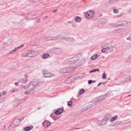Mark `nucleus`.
I'll use <instances>...</instances> for the list:
<instances>
[{"instance_id":"nucleus-5","label":"nucleus","mask_w":131,"mask_h":131,"mask_svg":"<svg viewBox=\"0 0 131 131\" xmlns=\"http://www.w3.org/2000/svg\"><path fill=\"white\" fill-rule=\"evenodd\" d=\"M85 75V73H79L75 75H74L72 76L71 77H70L69 79H72L71 82L74 81V80L73 79V78L74 79H77L80 78L82 77L83 76Z\"/></svg>"},{"instance_id":"nucleus-35","label":"nucleus","mask_w":131,"mask_h":131,"mask_svg":"<svg viewBox=\"0 0 131 131\" xmlns=\"http://www.w3.org/2000/svg\"><path fill=\"white\" fill-rule=\"evenodd\" d=\"M111 92L109 91L107 92L106 94L104 95V96L106 95H107V96H108L111 94Z\"/></svg>"},{"instance_id":"nucleus-42","label":"nucleus","mask_w":131,"mask_h":131,"mask_svg":"<svg viewBox=\"0 0 131 131\" xmlns=\"http://www.w3.org/2000/svg\"><path fill=\"white\" fill-rule=\"evenodd\" d=\"M127 40H129L131 41V34L129 37L127 38Z\"/></svg>"},{"instance_id":"nucleus-19","label":"nucleus","mask_w":131,"mask_h":131,"mask_svg":"<svg viewBox=\"0 0 131 131\" xmlns=\"http://www.w3.org/2000/svg\"><path fill=\"white\" fill-rule=\"evenodd\" d=\"M130 80L131 78H130V77H128L123 81V83H126L129 82V81H130Z\"/></svg>"},{"instance_id":"nucleus-20","label":"nucleus","mask_w":131,"mask_h":131,"mask_svg":"<svg viewBox=\"0 0 131 131\" xmlns=\"http://www.w3.org/2000/svg\"><path fill=\"white\" fill-rule=\"evenodd\" d=\"M54 38H53V37L49 36L45 38V39L46 41H47L49 40H54Z\"/></svg>"},{"instance_id":"nucleus-4","label":"nucleus","mask_w":131,"mask_h":131,"mask_svg":"<svg viewBox=\"0 0 131 131\" xmlns=\"http://www.w3.org/2000/svg\"><path fill=\"white\" fill-rule=\"evenodd\" d=\"M76 68L75 66H71L69 67L64 68L61 69L60 72L61 73H63L67 72L70 73L73 70Z\"/></svg>"},{"instance_id":"nucleus-1","label":"nucleus","mask_w":131,"mask_h":131,"mask_svg":"<svg viewBox=\"0 0 131 131\" xmlns=\"http://www.w3.org/2000/svg\"><path fill=\"white\" fill-rule=\"evenodd\" d=\"M39 54V52L35 50L29 51L28 52L23 53L22 55V57H34L38 55Z\"/></svg>"},{"instance_id":"nucleus-23","label":"nucleus","mask_w":131,"mask_h":131,"mask_svg":"<svg viewBox=\"0 0 131 131\" xmlns=\"http://www.w3.org/2000/svg\"><path fill=\"white\" fill-rule=\"evenodd\" d=\"M118 117V116L116 115L114 117H112L111 118L110 122H112L115 120Z\"/></svg>"},{"instance_id":"nucleus-34","label":"nucleus","mask_w":131,"mask_h":131,"mask_svg":"<svg viewBox=\"0 0 131 131\" xmlns=\"http://www.w3.org/2000/svg\"><path fill=\"white\" fill-rule=\"evenodd\" d=\"M106 78L107 77L106 75L105 74V73H104L103 74L102 78L103 79H106Z\"/></svg>"},{"instance_id":"nucleus-30","label":"nucleus","mask_w":131,"mask_h":131,"mask_svg":"<svg viewBox=\"0 0 131 131\" xmlns=\"http://www.w3.org/2000/svg\"><path fill=\"white\" fill-rule=\"evenodd\" d=\"M31 90H30V89H29L27 90L25 93L24 94L25 95H27L28 94L31 92Z\"/></svg>"},{"instance_id":"nucleus-53","label":"nucleus","mask_w":131,"mask_h":131,"mask_svg":"<svg viewBox=\"0 0 131 131\" xmlns=\"http://www.w3.org/2000/svg\"><path fill=\"white\" fill-rule=\"evenodd\" d=\"M129 12H131V8L129 9Z\"/></svg>"},{"instance_id":"nucleus-56","label":"nucleus","mask_w":131,"mask_h":131,"mask_svg":"<svg viewBox=\"0 0 131 131\" xmlns=\"http://www.w3.org/2000/svg\"><path fill=\"white\" fill-rule=\"evenodd\" d=\"M131 94H129V95H128V96H131Z\"/></svg>"},{"instance_id":"nucleus-61","label":"nucleus","mask_w":131,"mask_h":131,"mask_svg":"<svg viewBox=\"0 0 131 131\" xmlns=\"http://www.w3.org/2000/svg\"><path fill=\"white\" fill-rule=\"evenodd\" d=\"M68 23H70V21H68Z\"/></svg>"},{"instance_id":"nucleus-15","label":"nucleus","mask_w":131,"mask_h":131,"mask_svg":"<svg viewBox=\"0 0 131 131\" xmlns=\"http://www.w3.org/2000/svg\"><path fill=\"white\" fill-rule=\"evenodd\" d=\"M50 116L54 120H56L60 118V115H50Z\"/></svg>"},{"instance_id":"nucleus-29","label":"nucleus","mask_w":131,"mask_h":131,"mask_svg":"<svg viewBox=\"0 0 131 131\" xmlns=\"http://www.w3.org/2000/svg\"><path fill=\"white\" fill-rule=\"evenodd\" d=\"M110 49V48L108 47L106 48L102 49L101 50V51L102 52H105L106 51L108 50V49Z\"/></svg>"},{"instance_id":"nucleus-6","label":"nucleus","mask_w":131,"mask_h":131,"mask_svg":"<svg viewBox=\"0 0 131 131\" xmlns=\"http://www.w3.org/2000/svg\"><path fill=\"white\" fill-rule=\"evenodd\" d=\"M128 22L126 21H123L121 22L118 21L117 23L112 24L111 25L113 26H125L128 24Z\"/></svg>"},{"instance_id":"nucleus-9","label":"nucleus","mask_w":131,"mask_h":131,"mask_svg":"<svg viewBox=\"0 0 131 131\" xmlns=\"http://www.w3.org/2000/svg\"><path fill=\"white\" fill-rule=\"evenodd\" d=\"M125 30L123 28L116 29L114 30L113 32V33L116 35H118L119 34L125 31Z\"/></svg>"},{"instance_id":"nucleus-28","label":"nucleus","mask_w":131,"mask_h":131,"mask_svg":"<svg viewBox=\"0 0 131 131\" xmlns=\"http://www.w3.org/2000/svg\"><path fill=\"white\" fill-rule=\"evenodd\" d=\"M100 71V69H94L93 70H92L90 71L89 72L90 73H91L92 72H95L96 71Z\"/></svg>"},{"instance_id":"nucleus-36","label":"nucleus","mask_w":131,"mask_h":131,"mask_svg":"<svg viewBox=\"0 0 131 131\" xmlns=\"http://www.w3.org/2000/svg\"><path fill=\"white\" fill-rule=\"evenodd\" d=\"M72 103V102L71 101H70L68 102L67 104L69 106H71Z\"/></svg>"},{"instance_id":"nucleus-2","label":"nucleus","mask_w":131,"mask_h":131,"mask_svg":"<svg viewBox=\"0 0 131 131\" xmlns=\"http://www.w3.org/2000/svg\"><path fill=\"white\" fill-rule=\"evenodd\" d=\"M79 58L76 56L74 57L67 59L65 61V63L69 65L74 64L78 61Z\"/></svg>"},{"instance_id":"nucleus-55","label":"nucleus","mask_w":131,"mask_h":131,"mask_svg":"<svg viewBox=\"0 0 131 131\" xmlns=\"http://www.w3.org/2000/svg\"><path fill=\"white\" fill-rule=\"evenodd\" d=\"M131 94H129V95H128V96H131Z\"/></svg>"},{"instance_id":"nucleus-32","label":"nucleus","mask_w":131,"mask_h":131,"mask_svg":"<svg viewBox=\"0 0 131 131\" xmlns=\"http://www.w3.org/2000/svg\"><path fill=\"white\" fill-rule=\"evenodd\" d=\"M85 92L84 89H82L80 90V91L79 92V94L80 95H81Z\"/></svg>"},{"instance_id":"nucleus-58","label":"nucleus","mask_w":131,"mask_h":131,"mask_svg":"<svg viewBox=\"0 0 131 131\" xmlns=\"http://www.w3.org/2000/svg\"><path fill=\"white\" fill-rule=\"evenodd\" d=\"M130 77V78H131V75L130 76H129Z\"/></svg>"},{"instance_id":"nucleus-44","label":"nucleus","mask_w":131,"mask_h":131,"mask_svg":"<svg viewBox=\"0 0 131 131\" xmlns=\"http://www.w3.org/2000/svg\"><path fill=\"white\" fill-rule=\"evenodd\" d=\"M11 129V128L9 126L6 129V131H9V130Z\"/></svg>"},{"instance_id":"nucleus-59","label":"nucleus","mask_w":131,"mask_h":131,"mask_svg":"<svg viewBox=\"0 0 131 131\" xmlns=\"http://www.w3.org/2000/svg\"><path fill=\"white\" fill-rule=\"evenodd\" d=\"M23 118V119H22L21 120H23V119L24 118V117Z\"/></svg>"},{"instance_id":"nucleus-31","label":"nucleus","mask_w":131,"mask_h":131,"mask_svg":"<svg viewBox=\"0 0 131 131\" xmlns=\"http://www.w3.org/2000/svg\"><path fill=\"white\" fill-rule=\"evenodd\" d=\"M15 122L16 123H14L15 125H18L19 124L20 122L19 121V119H17L15 121Z\"/></svg>"},{"instance_id":"nucleus-26","label":"nucleus","mask_w":131,"mask_h":131,"mask_svg":"<svg viewBox=\"0 0 131 131\" xmlns=\"http://www.w3.org/2000/svg\"><path fill=\"white\" fill-rule=\"evenodd\" d=\"M97 123L99 125H100L101 126H103L104 125V123L103 122H102V121H98L97 122Z\"/></svg>"},{"instance_id":"nucleus-43","label":"nucleus","mask_w":131,"mask_h":131,"mask_svg":"<svg viewBox=\"0 0 131 131\" xmlns=\"http://www.w3.org/2000/svg\"><path fill=\"white\" fill-rule=\"evenodd\" d=\"M93 82V81L90 80L88 81V83L89 84H91Z\"/></svg>"},{"instance_id":"nucleus-10","label":"nucleus","mask_w":131,"mask_h":131,"mask_svg":"<svg viewBox=\"0 0 131 131\" xmlns=\"http://www.w3.org/2000/svg\"><path fill=\"white\" fill-rule=\"evenodd\" d=\"M110 117V115H106L102 119V122H103L104 125L106 124Z\"/></svg>"},{"instance_id":"nucleus-45","label":"nucleus","mask_w":131,"mask_h":131,"mask_svg":"<svg viewBox=\"0 0 131 131\" xmlns=\"http://www.w3.org/2000/svg\"><path fill=\"white\" fill-rule=\"evenodd\" d=\"M18 90H17V89H13L12 90V92H16V91H17Z\"/></svg>"},{"instance_id":"nucleus-24","label":"nucleus","mask_w":131,"mask_h":131,"mask_svg":"<svg viewBox=\"0 0 131 131\" xmlns=\"http://www.w3.org/2000/svg\"><path fill=\"white\" fill-rule=\"evenodd\" d=\"M75 20L76 21L78 22H80L81 20L80 18L78 16L75 17Z\"/></svg>"},{"instance_id":"nucleus-54","label":"nucleus","mask_w":131,"mask_h":131,"mask_svg":"<svg viewBox=\"0 0 131 131\" xmlns=\"http://www.w3.org/2000/svg\"><path fill=\"white\" fill-rule=\"evenodd\" d=\"M106 82H103V84H106Z\"/></svg>"},{"instance_id":"nucleus-60","label":"nucleus","mask_w":131,"mask_h":131,"mask_svg":"<svg viewBox=\"0 0 131 131\" xmlns=\"http://www.w3.org/2000/svg\"><path fill=\"white\" fill-rule=\"evenodd\" d=\"M38 109L39 110V109H40V108H38Z\"/></svg>"},{"instance_id":"nucleus-21","label":"nucleus","mask_w":131,"mask_h":131,"mask_svg":"<svg viewBox=\"0 0 131 131\" xmlns=\"http://www.w3.org/2000/svg\"><path fill=\"white\" fill-rule=\"evenodd\" d=\"M27 81V79L26 78L22 79H20L18 82V83H20L22 82L23 83H25Z\"/></svg>"},{"instance_id":"nucleus-48","label":"nucleus","mask_w":131,"mask_h":131,"mask_svg":"<svg viewBox=\"0 0 131 131\" xmlns=\"http://www.w3.org/2000/svg\"><path fill=\"white\" fill-rule=\"evenodd\" d=\"M115 125H117L119 124L120 123V122H117L115 123Z\"/></svg>"},{"instance_id":"nucleus-14","label":"nucleus","mask_w":131,"mask_h":131,"mask_svg":"<svg viewBox=\"0 0 131 131\" xmlns=\"http://www.w3.org/2000/svg\"><path fill=\"white\" fill-rule=\"evenodd\" d=\"M63 112V110L61 108H59L57 110H56L54 112V113L56 115L60 114H61Z\"/></svg>"},{"instance_id":"nucleus-57","label":"nucleus","mask_w":131,"mask_h":131,"mask_svg":"<svg viewBox=\"0 0 131 131\" xmlns=\"http://www.w3.org/2000/svg\"><path fill=\"white\" fill-rule=\"evenodd\" d=\"M95 82V81H93V82H92L94 83Z\"/></svg>"},{"instance_id":"nucleus-22","label":"nucleus","mask_w":131,"mask_h":131,"mask_svg":"<svg viewBox=\"0 0 131 131\" xmlns=\"http://www.w3.org/2000/svg\"><path fill=\"white\" fill-rule=\"evenodd\" d=\"M33 128V126H31V128L30 126H28L25 127L24 128V130L25 131H28L32 129Z\"/></svg>"},{"instance_id":"nucleus-49","label":"nucleus","mask_w":131,"mask_h":131,"mask_svg":"<svg viewBox=\"0 0 131 131\" xmlns=\"http://www.w3.org/2000/svg\"><path fill=\"white\" fill-rule=\"evenodd\" d=\"M57 9H56V10H53L52 11V12L53 13H55V12H56V11H57Z\"/></svg>"},{"instance_id":"nucleus-27","label":"nucleus","mask_w":131,"mask_h":131,"mask_svg":"<svg viewBox=\"0 0 131 131\" xmlns=\"http://www.w3.org/2000/svg\"><path fill=\"white\" fill-rule=\"evenodd\" d=\"M97 57V54H94L91 57L92 59L93 60L96 59Z\"/></svg>"},{"instance_id":"nucleus-17","label":"nucleus","mask_w":131,"mask_h":131,"mask_svg":"<svg viewBox=\"0 0 131 131\" xmlns=\"http://www.w3.org/2000/svg\"><path fill=\"white\" fill-rule=\"evenodd\" d=\"M106 22V20L104 18H102L99 19L98 21V24H100L101 23H105Z\"/></svg>"},{"instance_id":"nucleus-3","label":"nucleus","mask_w":131,"mask_h":131,"mask_svg":"<svg viewBox=\"0 0 131 131\" xmlns=\"http://www.w3.org/2000/svg\"><path fill=\"white\" fill-rule=\"evenodd\" d=\"M104 95L100 96L98 98H97L96 100H95V102L93 104L87 106L86 107L85 110H89L92 108L93 107L96 105L98 103V102L101 101L102 100L105 99L106 97H104Z\"/></svg>"},{"instance_id":"nucleus-39","label":"nucleus","mask_w":131,"mask_h":131,"mask_svg":"<svg viewBox=\"0 0 131 131\" xmlns=\"http://www.w3.org/2000/svg\"><path fill=\"white\" fill-rule=\"evenodd\" d=\"M113 11L114 13H117L119 12V11L118 10L116 9H114Z\"/></svg>"},{"instance_id":"nucleus-47","label":"nucleus","mask_w":131,"mask_h":131,"mask_svg":"<svg viewBox=\"0 0 131 131\" xmlns=\"http://www.w3.org/2000/svg\"><path fill=\"white\" fill-rule=\"evenodd\" d=\"M102 84V83L101 82H100V83H99L97 85V86H100V85H101Z\"/></svg>"},{"instance_id":"nucleus-7","label":"nucleus","mask_w":131,"mask_h":131,"mask_svg":"<svg viewBox=\"0 0 131 131\" xmlns=\"http://www.w3.org/2000/svg\"><path fill=\"white\" fill-rule=\"evenodd\" d=\"M42 73L45 77H50L53 75V74L49 72L47 70L44 69L42 71Z\"/></svg>"},{"instance_id":"nucleus-51","label":"nucleus","mask_w":131,"mask_h":131,"mask_svg":"<svg viewBox=\"0 0 131 131\" xmlns=\"http://www.w3.org/2000/svg\"><path fill=\"white\" fill-rule=\"evenodd\" d=\"M18 82H16L15 83V85H18Z\"/></svg>"},{"instance_id":"nucleus-50","label":"nucleus","mask_w":131,"mask_h":131,"mask_svg":"<svg viewBox=\"0 0 131 131\" xmlns=\"http://www.w3.org/2000/svg\"><path fill=\"white\" fill-rule=\"evenodd\" d=\"M122 16L121 15H118L117 16V18H119L121 17Z\"/></svg>"},{"instance_id":"nucleus-46","label":"nucleus","mask_w":131,"mask_h":131,"mask_svg":"<svg viewBox=\"0 0 131 131\" xmlns=\"http://www.w3.org/2000/svg\"><path fill=\"white\" fill-rule=\"evenodd\" d=\"M36 23H39L40 22V19H38L36 20Z\"/></svg>"},{"instance_id":"nucleus-33","label":"nucleus","mask_w":131,"mask_h":131,"mask_svg":"<svg viewBox=\"0 0 131 131\" xmlns=\"http://www.w3.org/2000/svg\"><path fill=\"white\" fill-rule=\"evenodd\" d=\"M17 50V49L16 48L13 50H12L10 51L9 53L10 54H13L14 52H15Z\"/></svg>"},{"instance_id":"nucleus-52","label":"nucleus","mask_w":131,"mask_h":131,"mask_svg":"<svg viewBox=\"0 0 131 131\" xmlns=\"http://www.w3.org/2000/svg\"><path fill=\"white\" fill-rule=\"evenodd\" d=\"M44 17H45V18H48V17L46 16H45Z\"/></svg>"},{"instance_id":"nucleus-16","label":"nucleus","mask_w":131,"mask_h":131,"mask_svg":"<svg viewBox=\"0 0 131 131\" xmlns=\"http://www.w3.org/2000/svg\"><path fill=\"white\" fill-rule=\"evenodd\" d=\"M12 41V39H10L6 41V43H4V45L5 46H7L9 45H10L11 42Z\"/></svg>"},{"instance_id":"nucleus-40","label":"nucleus","mask_w":131,"mask_h":131,"mask_svg":"<svg viewBox=\"0 0 131 131\" xmlns=\"http://www.w3.org/2000/svg\"><path fill=\"white\" fill-rule=\"evenodd\" d=\"M24 46V45L23 44H22L21 45H20V46L18 47H17L16 48L18 50L20 48L22 47H23Z\"/></svg>"},{"instance_id":"nucleus-41","label":"nucleus","mask_w":131,"mask_h":131,"mask_svg":"<svg viewBox=\"0 0 131 131\" xmlns=\"http://www.w3.org/2000/svg\"><path fill=\"white\" fill-rule=\"evenodd\" d=\"M15 125H16L12 124L11 125H10L9 126L11 128H14L15 127Z\"/></svg>"},{"instance_id":"nucleus-11","label":"nucleus","mask_w":131,"mask_h":131,"mask_svg":"<svg viewBox=\"0 0 131 131\" xmlns=\"http://www.w3.org/2000/svg\"><path fill=\"white\" fill-rule=\"evenodd\" d=\"M86 16L88 18H91L93 17L94 13L93 11L91 10L86 12Z\"/></svg>"},{"instance_id":"nucleus-13","label":"nucleus","mask_w":131,"mask_h":131,"mask_svg":"<svg viewBox=\"0 0 131 131\" xmlns=\"http://www.w3.org/2000/svg\"><path fill=\"white\" fill-rule=\"evenodd\" d=\"M42 125L43 126L47 127L50 126V122L48 121L45 120L42 123Z\"/></svg>"},{"instance_id":"nucleus-38","label":"nucleus","mask_w":131,"mask_h":131,"mask_svg":"<svg viewBox=\"0 0 131 131\" xmlns=\"http://www.w3.org/2000/svg\"><path fill=\"white\" fill-rule=\"evenodd\" d=\"M131 60V57H129L127 59H126V62H129Z\"/></svg>"},{"instance_id":"nucleus-18","label":"nucleus","mask_w":131,"mask_h":131,"mask_svg":"<svg viewBox=\"0 0 131 131\" xmlns=\"http://www.w3.org/2000/svg\"><path fill=\"white\" fill-rule=\"evenodd\" d=\"M62 36V34H60L58 36H56L55 37H53V38H54V40H58L60 39V38H61V37H63Z\"/></svg>"},{"instance_id":"nucleus-37","label":"nucleus","mask_w":131,"mask_h":131,"mask_svg":"<svg viewBox=\"0 0 131 131\" xmlns=\"http://www.w3.org/2000/svg\"><path fill=\"white\" fill-rule=\"evenodd\" d=\"M7 93L6 92H3V93H0V96H1L4 95H5Z\"/></svg>"},{"instance_id":"nucleus-25","label":"nucleus","mask_w":131,"mask_h":131,"mask_svg":"<svg viewBox=\"0 0 131 131\" xmlns=\"http://www.w3.org/2000/svg\"><path fill=\"white\" fill-rule=\"evenodd\" d=\"M49 56V54L48 53H45L44 54L43 56V58L44 59L47 58Z\"/></svg>"},{"instance_id":"nucleus-12","label":"nucleus","mask_w":131,"mask_h":131,"mask_svg":"<svg viewBox=\"0 0 131 131\" xmlns=\"http://www.w3.org/2000/svg\"><path fill=\"white\" fill-rule=\"evenodd\" d=\"M61 38L68 42H73L74 40V38L73 37H61Z\"/></svg>"},{"instance_id":"nucleus-8","label":"nucleus","mask_w":131,"mask_h":131,"mask_svg":"<svg viewBox=\"0 0 131 131\" xmlns=\"http://www.w3.org/2000/svg\"><path fill=\"white\" fill-rule=\"evenodd\" d=\"M37 86V84L35 82L30 83L29 84L28 87L31 91L34 89H35Z\"/></svg>"}]
</instances>
